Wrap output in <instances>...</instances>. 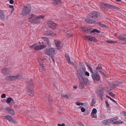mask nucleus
<instances>
[{"mask_svg": "<svg viewBox=\"0 0 126 126\" xmlns=\"http://www.w3.org/2000/svg\"><path fill=\"white\" fill-rule=\"evenodd\" d=\"M0 17L2 19L5 17L4 15L3 12H0Z\"/></svg>", "mask_w": 126, "mask_h": 126, "instance_id": "nucleus-30", "label": "nucleus"}, {"mask_svg": "<svg viewBox=\"0 0 126 126\" xmlns=\"http://www.w3.org/2000/svg\"><path fill=\"white\" fill-rule=\"evenodd\" d=\"M9 7L10 8H12V9L13 11H14V6L13 5H10L9 6Z\"/></svg>", "mask_w": 126, "mask_h": 126, "instance_id": "nucleus-49", "label": "nucleus"}, {"mask_svg": "<svg viewBox=\"0 0 126 126\" xmlns=\"http://www.w3.org/2000/svg\"><path fill=\"white\" fill-rule=\"evenodd\" d=\"M65 56L67 61L68 62H69V61H70V58L67 54H65Z\"/></svg>", "mask_w": 126, "mask_h": 126, "instance_id": "nucleus-28", "label": "nucleus"}, {"mask_svg": "<svg viewBox=\"0 0 126 126\" xmlns=\"http://www.w3.org/2000/svg\"><path fill=\"white\" fill-rule=\"evenodd\" d=\"M78 123L79 125H80L81 126H84L83 124L81 122H78Z\"/></svg>", "mask_w": 126, "mask_h": 126, "instance_id": "nucleus-45", "label": "nucleus"}, {"mask_svg": "<svg viewBox=\"0 0 126 126\" xmlns=\"http://www.w3.org/2000/svg\"><path fill=\"white\" fill-rule=\"evenodd\" d=\"M106 42L112 44L113 43H118L117 41H114L112 40H107Z\"/></svg>", "mask_w": 126, "mask_h": 126, "instance_id": "nucleus-31", "label": "nucleus"}, {"mask_svg": "<svg viewBox=\"0 0 126 126\" xmlns=\"http://www.w3.org/2000/svg\"><path fill=\"white\" fill-rule=\"evenodd\" d=\"M85 74V75L86 76H89L90 75L89 73L87 71H85L84 73Z\"/></svg>", "mask_w": 126, "mask_h": 126, "instance_id": "nucleus-43", "label": "nucleus"}, {"mask_svg": "<svg viewBox=\"0 0 126 126\" xmlns=\"http://www.w3.org/2000/svg\"><path fill=\"white\" fill-rule=\"evenodd\" d=\"M100 74H101V75H102L103 76L105 75V74L102 71L101 72Z\"/></svg>", "mask_w": 126, "mask_h": 126, "instance_id": "nucleus-59", "label": "nucleus"}, {"mask_svg": "<svg viewBox=\"0 0 126 126\" xmlns=\"http://www.w3.org/2000/svg\"><path fill=\"white\" fill-rule=\"evenodd\" d=\"M95 103V99L94 98L93 99H92L91 102V106H93Z\"/></svg>", "mask_w": 126, "mask_h": 126, "instance_id": "nucleus-34", "label": "nucleus"}, {"mask_svg": "<svg viewBox=\"0 0 126 126\" xmlns=\"http://www.w3.org/2000/svg\"><path fill=\"white\" fill-rule=\"evenodd\" d=\"M67 36L69 37H70V35L69 33L66 34Z\"/></svg>", "mask_w": 126, "mask_h": 126, "instance_id": "nucleus-57", "label": "nucleus"}, {"mask_svg": "<svg viewBox=\"0 0 126 126\" xmlns=\"http://www.w3.org/2000/svg\"><path fill=\"white\" fill-rule=\"evenodd\" d=\"M22 78V77L21 75L18 74L15 76H7L6 78L5 79L7 81H11L16 80L17 79L20 80Z\"/></svg>", "mask_w": 126, "mask_h": 126, "instance_id": "nucleus-6", "label": "nucleus"}, {"mask_svg": "<svg viewBox=\"0 0 126 126\" xmlns=\"http://www.w3.org/2000/svg\"><path fill=\"white\" fill-rule=\"evenodd\" d=\"M111 100H112L114 102L116 103V101L112 99Z\"/></svg>", "mask_w": 126, "mask_h": 126, "instance_id": "nucleus-61", "label": "nucleus"}, {"mask_svg": "<svg viewBox=\"0 0 126 126\" xmlns=\"http://www.w3.org/2000/svg\"><path fill=\"white\" fill-rule=\"evenodd\" d=\"M104 89L103 88H100L98 89L97 94L101 100L103 99L104 93Z\"/></svg>", "mask_w": 126, "mask_h": 126, "instance_id": "nucleus-11", "label": "nucleus"}, {"mask_svg": "<svg viewBox=\"0 0 126 126\" xmlns=\"http://www.w3.org/2000/svg\"><path fill=\"white\" fill-rule=\"evenodd\" d=\"M63 96L65 98H67L68 97V96L67 95H63Z\"/></svg>", "mask_w": 126, "mask_h": 126, "instance_id": "nucleus-52", "label": "nucleus"}, {"mask_svg": "<svg viewBox=\"0 0 126 126\" xmlns=\"http://www.w3.org/2000/svg\"><path fill=\"white\" fill-rule=\"evenodd\" d=\"M105 103L106 104V107L107 108H109L110 107L109 105V104L108 101L107 100H106L105 101Z\"/></svg>", "mask_w": 126, "mask_h": 126, "instance_id": "nucleus-42", "label": "nucleus"}, {"mask_svg": "<svg viewBox=\"0 0 126 126\" xmlns=\"http://www.w3.org/2000/svg\"><path fill=\"white\" fill-rule=\"evenodd\" d=\"M109 94L113 98H114L115 96V95L111 92L109 93Z\"/></svg>", "mask_w": 126, "mask_h": 126, "instance_id": "nucleus-35", "label": "nucleus"}, {"mask_svg": "<svg viewBox=\"0 0 126 126\" xmlns=\"http://www.w3.org/2000/svg\"><path fill=\"white\" fill-rule=\"evenodd\" d=\"M106 97L107 98L110 99L111 100L112 99V98H111L110 97V96H109L108 95H106Z\"/></svg>", "mask_w": 126, "mask_h": 126, "instance_id": "nucleus-54", "label": "nucleus"}, {"mask_svg": "<svg viewBox=\"0 0 126 126\" xmlns=\"http://www.w3.org/2000/svg\"><path fill=\"white\" fill-rule=\"evenodd\" d=\"M103 76L104 77H105L106 78H107V77H108V76L107 75H106L105 74V75H103Z\"/></svg>", "mask_w": 126, "mask_h": 126, "instance_id": "nucleus-63", "label": "nucleus"}, {"mask_svg": "<svg viewBox=\"0 0 126 126\" xmlns=\"http://www.w3.org/2000/svg\"><path fill=\"white\" fill-rule=\"evenodd\" d=\"M76 104L78 106H80V105H83L84 103L82 102H77L76 103Z\"/></svg>", "mask_w": 126, "mask_h": 126, "instance_id": "nucleus-38", "label": "nucleus"}, {"mask_svg": "<svg viewBox=\"0 0 126 126\" xmlns=\"http://www.w3.org/2000/svg\"><path fill=\"white\" fill-rule=\"evenodd\" d=\"M31 6L29 5H27L24 6L22 11L21 15L23 16H25L31 12Z\"/></svg>", "mask_w": 126, "mask_h": 126, "instance_id": "nucleus-5", "label": "nucleus"}, {"mask_svg": "<svg viewBox=\"0 0 126 126\" xmlns=\"http://www.w3.org/2000/svg\"><path fill=\"white\" fill-rule=\"evenodd\" d=\"M44 32L45 35L47 36H56L57 35L56 33L52 32L51 30H47L45 31Z\"/></svg>", "mask_w": 126, "mask_h": 126, "instance_id": "nucleus-13", "label": "nucleus"}, {"mask_svg": "<svg viewBox=\"0 0 126 126\" xmlns=\"http://www.w3.org/2000/svg\"><path fill=\"white\" fill-rule=\"evenodd\" d=\"M28 84H29V86H27V87H28V88H29V87H30L31 86V83H29L28 82Z\"/></svg>", "mask_w": 126, "mask_h": 126, "instance_id": "nucleus-58", "label": "nucleus"}, {"mask_svg": "<svg viewBox=\"0 0 126 126\" xmlns=\"http://www.w3.org/2000/svg\"><path fill=\"white\" fill-rule=\"evenodd\" d=\"M42 38L48 46L50 47L51 46V44L49 41V39L48 38L46 37H42Z\"/></svg>", "mask_w": 126, "mask_h": 126, "instance_id": "nucleus-16", "label": "nucleus"}, {"mask_svg": "<svg viewBox=\"0 0 126 126\" xmlns=\"http://www.w3.org/2000/svg\"><path fill=\"white\" fill-rule=\"evenodd\" d=\"M47 24L50 28L53 30L57 29V27L58 26V24L52 21H48Z\"/></svg>", "mask_w": 126, "mask_h": 126, "instance_id": "nucleus-8", "label": "nucleus"}, {"mask_svg": "<svg viewBox=\"0 0 126 126\" xmlns=\"http://www.w3.org/2000/svg\"><path fill=\"white\" fill-rule=\"evenodd\" d=\"M97 112L96 109L95 108H93L92 110V112L91 113L93 114H95Z\"/></svg>", "mask_w": 126, "mask_h": 126, "instance_id": "nucleus-37", "label": "nucleus"}, {"mask_svg": "<svg viewBox=\"0 0 126 126\" xmlns=\"http://www.w3.org/2000/svg\"><path fill=\"white\" fill-rule=\"evenodd\" d=\"M101 6L102 9L105 10H108V8L110 9H114L119 10L120 8L114 6L111 4L104 2H102L101 4Z\"/></svg>", "mask_w": 126, "mask_h": 126, "instance_id": "nucleus-3", "label": "nucleus"}, {"mask_svg": "<svg viewBox=\"0 0 126 126\" xmlns=\"http://www.w3.org/2000/svg\"><path fill=\"white\" fill-rule=\"evenodd\" d=\"M73 67H74V68L75 69H77L78 68V66L77 64H74L73 66Z\"/></svg>", "mask_w": 126, "mask_h": 126, "instance_id": "nucleus-50", "label": "nucleus"}, {"mask_svg": "<svg viewBox=\"0 0 126 126\" xmlns=\"http://www.w3.org/2000/svg\"><path fill=\"white\" fill-rule=\"evenodd\" d=\"M39 46H36L34 47L35 50H38L46 48L47 46L45 44L44 42H39L38 43Z\"/></svg>", "mask_w": 126, "mask_h": 126, "instance_id": "nucleus-12", "label": "nucleus"}, {"mask_svg": "<svg viewBox=\"0 0 126 126\" xmlns=\"http://www.w3.org/2000/svg\"><path fill=\"white\" fill-rule=\"evenodd\" d=\"M122 83H123V82L121 81H115L114 82L113 85L114 86H115L116 87H117L119 85Z\"/></svg>", "mask_w": 126, "mask_h": 126, "instance_id": "nucleus-23", "label": "nucleus"}, {"mask_svg": "<svg viewBox=\"0 0 126 126\" xmlns=\"http://www.w3.org/2000/svg\"><path fill=\"white\" fill-rule=\"evenodd\" d=\"M81 110L82 112H84L85 111V109L83 107H82L81 108Z\"/></svg>", "mask_w": 126, "mask_h": 126, "instance_id": "nucleus-44", "label": "nucleus"}, {"mask_svg": "<svg viewBox=\"0 0 126 126\" xmlns=\"http://www.w3.org/2000/svg\"><path fill=\"white\" fill-rule=\"evenodd\" d=\"M118 117L117 116L114 117L113 118H110L111 123L113 122L114 120H116L118 119Z\"/></svg>", "mask_w": 126, "mask_h": 126, "instance_id": "nucleus-29", "label": "nucleus"}, {"mask_svg": "<svg viewBox=\"0 0 126 126\" xmlns=\"http://www.w3.org/2000/svg\"><path fill=\"white\" fill-rule=\"evenodd\" d=\"M2 73L5 75H6L9 74L10 71L9 69H8L4 68L2 69Z\"/></svg>", "mask_w": 126, "mask_h": 126, "instance_id": "nucleus-20", "label": "nucleus"}, {"mask_svg": "<svg viewBox=\"0 0 126 126\" xmlns=\"http://www.w3.org/2000/svg\"><path fill=\"white\" fill-rule=\"evenodd\" d=\"M57 125L58 126H65V124L63 123H62V124H59Z\"/></svg>", "mask_w": 126, "mask_h": 126, "instance_id": "nucleus-48", "label": "nucleus"}, {"mask_svg": "<svg viewBox=\"0 0 126 126\" xmlns=\"http://www.w3.org/2000/svg\"><path fill=\"white\" fill-rule=\"evenodd\" d=\"M51 59L53 61L54 63V60L53 57V56H51Z\"/></svg>", "mask_w": 126, "mask_h": 126, "instance_id": "nucleus-56", "label": "nucleus"}, {"mask_svg": "<svg viewBox=\"0 0 126 126\" xmlns=\"http://www.w3.org/2000/svg\"><path fill=\"white\" fill-rule=\"evenodd\" d=\"M44 52L46 54L51 55V56H53L55 54V50L53 48L46 49L44 50Z\"/></svg>", "mask_w": 126, "mask_h": 126, "instance_id": "nucleus-10", "label": "nucleus"}, {"mask_svg": "<svg viewBox=\"0 0 126 126\" xmlns=\"http://www.w3.org/2000/svg\"><path fill=\"white\" fill-rule=\"evenodd\" d=\"M61 42L60 41H58L57 40H54V43L55 45H56V47L57 48L58 50H60L61 49V47L60 46V44Z\"/></svg>", "mask_w": 126, "mask_h": 126, "instance_id": "nucleus-15", "label": "nucleus"}, {"mask_svg": "<svg viewBox=\"0 0 126 126\" xmlns=\"http://www.w3.org/2000/svg\"><path fill=\"white\" fill-rule=\"evenodd\" d=\"M96 71L97 72H99L100 73H101V71L100 70H96Z\"/></svg>", "mask_w": 126, "mask_h": 126, "instance_id": "nucleus-64", "label": "nucleus"}, {"mask_svg": "<svg viewBox=\"0 0 126 126\" xmlns=\"http://www.w3.org/2000/svg\"><path fill=\"white\" fill-rule=\"evenodd\" d=\"M85 64L87 65V66H88V68L90 70V71L91 72V73H92V74H94V73L93 72V71L92 67L90 66H89V65L87 63H85Z\"/></svg>", "mask_w": 126, "mask_h": 126, "instance_id": "nucleus-26", "label": "nucleus"}, {"mask_svg": "<svg viewBox=\"0 0 126 126\" xmlns=\"http://www.w3.org/2000/svg\"><path fill=\"white\" fill-rule=\"evenodd\" d=\"M91 76L94 83L96 81H98L100 80V77L96 71L95 72L94 74H92Z\"/></svg>", "mask_w": 126, "mask_h": 126, "instance_id": "nucleus-9", "label": "nucleus"}, {"mask_svg": "<svg viewBox=\"0 0 126 126\" xmlns=\"http://www.w3.org/2000/svg\"><path fill=\"white\" fill-rule=\"evenodd\" d=\"M84 37L85 40L88 41H93L95 42H96L97 41V40L94 36H84Z\"/></svg>", "mask_w": 126, "mask_h": 126, "instance_id": "nucleus-14", "label": "nucleus"}, {"mask_svg": "<svg viewBox=\"0 0 126 126\" xmlns=\"http://www.w3.org/2000/svg\"><path fill=\"white\" fill-rule=\"evenodd\" d=\"M124 123V122L121 120L120 121H117L116 122H115L113 123V124L117 125L120 124H122Z\"/></svg>", "mask_w": 126, "mask_h": 126, "instance_id": "nucleus-27", "label": "nucleus"}, {"mask_svg": "<svg viewBox=\"0 0 126 126\" xmlns=\"http://www.w3.org/2000/svg\"><path fill=\"white\" fill-rule=\"evenodd\" d=\"M85 67H82V70L81 71H80L79 72L78 70H76L77 72V76L78 77V74H80L82 75H84V72H85V69L84 68Z\"/></svg>", "mask_w": 126, "mask_h": 126, "instance_id": "nucleus-21", "label": "nucleus"}, {"mask_svg": "<svg viewBox=\"0 0 126 126\" xmlns=\"http://www.w3.org/2000/svg\"><path fill=\"white\" fill-rule=\"evenodd\" d=\"M79 66L81 67H85V65L83 63L80 62L79 63Z\"/></svg>", "mask_w": 126, "mask_h": 126, "instance_id": "nucleus-39", "label": "nucleus"}, {"mask_svg": "<svg viewBox=\"0 0 126 126\" xmlns=\"http://www.w3.org/2000/svg\"><path fill=\"white\" fill-rule=\"evenodd\" d=\"M48 101L50 104H51L52 102V98H50L48 99Z\"/></svg>", "mask_w": 126, "mask_h": 126, "instance_id": "nucleus-53", "label": "nucleus"}, {"mask_svg": "<svg viewBox=\"0 0 126 126\" xmlns=\"http://www.w3.org/2000/svg\"><path fill=\"white\" fill-rule=\"evenodd\" d=\"M84 84L83 83H81V82H79V88L81 89H84Z\"/></svg>", "mask_w": 126, "mask_h": 126, "instance_id": "nucleus-25", "label": "nucleus"}, {"mask_svg": "<svg viewBox=\"0 0 126 126\" xmlns=\"http://www.w3.org/2000/svg\"><path fill=\"white\" fill-rule=\"evenodd\" d=\"M78 77L79 79L81 82H83L84 83L87 84H90V81L86 77H83V75L80 74L78 75Z\"/></svg>", "mask_w": 126, "mask_h": 126, "instance_id": "nucleus-7", "label": "nucleus"}, {"mask_svg": "<svg viewBox=\"0 0 126 126\" xmlns=\"http://www.w3.org/2000/svg\"><path fill=\"white\" fill-rule=\"evenodd\" d=\"M102 68V66L100 65L99 64H98V66L96 68V70H97L98 69H101Z\"/></svg>", "mask_w": 126, "mask_h": 126, "instance_id": "nucleus-40", "label": "nucleus"}, {"mask_svg": "<svg viewBox=\"0 0 126 126\" xmlns=\"http://www.w3.org/2000/svg\"><path fill=\"white\" fill-rule=\"evenodd\" d=\"M40 66H41V67L43 69L44 71H45L46 69L44 65L43 64H42L41 63H39Z\"/></svg>", "mask_w": 126, "mask_h": 126, "instance_id": "nucleus-33", "label": "nucleus"}, {"mask_svg": "<svg viewBox=\"0 0 126 126\" xmlns=\"http://www.w3.org/2000/svg\"><path fill=\"white\" fill-rule=\"evenodd\" d=\"M68 62L69 63H70V64L73 65V66L75 64L73 62H71L70 60V61H69V62Z\"/></svg>", "mask_w": 126, "mask_h": 126, "instance_id": "nucleus-47", "label": "nucleus"}, {"mask_svg": "<svg viewBox=\"0 0 126 126\" xmlns=\"http://www.w3.org/2000/svg\"><path fill=\"white\" fill-rule=\"evenodd\" d=\"M6 94H2L1 97L2 98H5L6 97Z\"/></svg>", "mask_w": 126, "mask_h": 126, "instance_id": "nucleus-46", "label": "nucleus"}, {"mask_svg": "<svg viewBox=\"0 0 126 126\" xmlns=\"http://www.w3.org/2000/svg\"><path fill=\"white\" fill-rule=\"evenodd\" d=\"M100 14L99 13L96 11H93L88 15L85 21L90 24H96L98 22L97 18H100Z\"/></svg>", "mask_w": 126, "mask_h": 126, "instance_id": "nucleus-1", "label": "nucleus"}, {"mask_svg": "<svg viewBox=\"0 0 126 126\" xmlns=\"http://www.w3.org/2000/svg\"><path fill=\"white\" fill-rule=\"evenodd\" d=\"M13 101V100L12 97L8 98L6 100V102L8 103H9L11 101Z\"/></svg>", "mask_w": 126, "mask_h": 126, "instance_id": "nucleus-32", "label": "nucleus"}, {"mask_svg": "<svg viewBox=\"0 0 126 126\" xmlns=\"http://www.w3.org/2000/svg\"><path fill=\"white\" fill-rule=\"evenodd\" d=\"M32 39H33V40L34 41L36 40V38H35L34 37H32Z\"/></svg>", "mask_w": 126, "mask_h": 126, "instance_id": "nucleus-60", "label": "nucleus"}, {"mask_svg": "<svg viewBox=\"0 0 126 126\" xmlns=\"http://www.w3.org/2000/svg\"><path fill=\"white\" fill-rule=\"evenodd\" d=\"M56 2L57 4H60L62 2L61 0H52Z\"/></svg>", "mask_w": 126, "mask_h": 126, "instance_id": "nucleus-36", "label": "nucleus"}, {"mask_svg": "<svg viewBox=\"0 0 126 126\" xmlns=\"http://www.w3.org/2000/svg\"><path fill=\"white\" fill-rule=\"evenodd\" d=\"M83 31L85 32L87 34H91L92 33H94L95 32L99 33L100 32V31L96 29H93L92 30L93 28L90 27H83L81 28Z\"/></svg>", "mask_w": 126, "mask_h": 126, "instance_id": "nucleus-2", "label": "nucleus"}, {"mask_svg": "<svg viewBox=\"0 0 126 126\" xmlns=\"http://www.w3.org/2000/svg\"><path fill=\"white\" fill-rule=\"evenodd\" d=\"M28 20L29 22H32V16H30L28 19Z\"/></svg>", "mask_w": 126, "mask_h": 126, "instance_id": "nucleus-55", "label": "nucleus"}, {"mask_svg": "<svg viewBox=\"0 0 126 126\" xmlns=\"http://www.w3.org/2000/svg\"><path fill=\"white\" fill-rule=\"evenodd\" d=\"M95 114H92V113H91V116L93 118H97V115H95Z\"/></svg>", "mask_w": 126, "mask_h": 126, "instance_id": "nucleus-41", "label": "nucleus"}, {"mask_svg": "<svg viewBox=\"0 0 126 126\" xmlns=\"http://www.w3.org/2000/svg\"><path fill=\"white\" fill-rule=\"evenodd\" d=\"M6 111L10 114L14 115L15 112L14 110L10 108H6Z\"/></svg>", "mask_w": 126, "mask_h": 126, "instance_id": "nucleus-19", "label": "nucleus"}, {"mask_svg": "<svg viewBox=\"0 0 126 126\" xmlns=\"http://www.w3.org/2000/svg\"><path fill=\"white\" fill-rule=\"evenodd\" d=\"M96 24H98L99 25L102 27H105L107 28H108L109 27L108 26L106 25L102 24L100 22H98Z\"/></svg>", "mask_w": 126, "mask_h": 126, "instance_id": "nucleus-24", "label": "nucleus"}, {"mask_svg": "<svg viewBox=\"0 0 126 126\" xmlns=\"http://www.w3.org/2000/svg\"><path fill=\"white\" fill-rule=\"evenodd\" d=\"M118 38L119 39L121 40L122 41L126 42V38L123 37L121 35H119L118 37Z\"/></svg>", "mask_w": 126, "mask_h": 126, "instance_id": "nucleus-22", "label": "nucleus"}, {"mask_svg": "<svg viewBox=\"0 0 126 126\" xmlns=\"http://www.w3.org/2000/svg\"><path fill=\"white\" fill-rule=\"evenodd\" d=\"M102 123L104 125H108L109 124H111V122L110 118H109L103 120L102 121Z\"/></svg>", "mask_w": 126, "mask_h": 126, "instance_id": "nucleus-17", "label": "nucleus"}, {"mask_svg": "<svg viewBox=\"0 0 126 126\" xmlns=\"http://www.w3.org/2000/svg\"><path fill=\"white\" fill-rule=\"evenodd\" d=\"M44 15H40L37 16L32 14V23L38 24L39 23L40 18L43 19Z\"/></svg>", "mask_w": 126, "mask_h": 126, "instance_id": "nucleus-4", "label": "nucleus"}, {"mask_svg": "<svg viewBox=\"0 0 126 126\" xmlns=\"http://www.w3.org/2000/svg\"><path fill=\"white\" fill-rule=\"evenodd\" d=\"M4 117L8 120V121L12 122L13 123H15V121L9 115H6L4 116Z\"/></svg>", "mask_w": 126, "mask_h": 126, "instance_id": "nucleus-18", "label": "nucleus"}, {"mask_svg": "<svg viewBox=\"0 0 126 126\" xmlns=\"http://www.w3.org/2000/svg\"><path fill=\"white\" fill-rule=\"evenodd\" d=\"M73 88L75 89H76L77 88V87L76 86H74L73 87Z\"/></svg>", "mask_w": 126, "mask_h": 126, "instance_id": "nucleus-62", "label": "nucleus"}, {"mask_svg": "<svg viewBox=\"0 0 126 126\" xmlns=\"http://www.w3.org/2000/svg\"><path fill=\"white\" fill-rule=\"evenodd\" d=\"M9 3L10 4H12L14 3V1L13 0H10L9 1Z\"/></svg>", "mask_w": 126, "mask_h": 126, "instance_id": "nucleus-51", "label": "nucleus"}]
</instances>
